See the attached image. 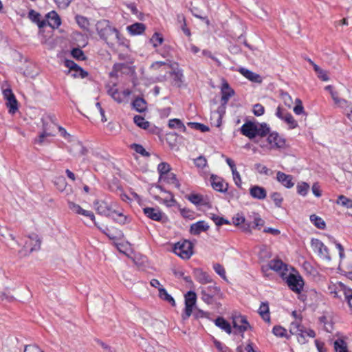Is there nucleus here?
<instances>
[{
    "mask_svg": "<svg viewBox=\"0 0 352 352\" xmlns=\"http://www.w3.org/2000/svg\"><path fill=\"white\" fill-rule=\"evenodd\" d=\"M96 26L100 38L104 40L108 45L113 47L116 43H121L118 30L112 28L109 21H100Z\"/></svg>",
    "mask_w": 352,
    "mask_h": 352,
    "instance_id": "nucleus-1",
    "label": "nucleus"
},
{
    "mask_svg": "<svg viewBox=\"0 0 352 352\" xmlns=\"http://www.w3.org/2000/svg\"><path fill=\"white\" fill-rule=\"evenodd\" d=\"M212 284L211 285L200 287L201 299L208 305L212 304L217 298H221L222 297L221 289L213 281Z\"/></svg>",
    "mask_w": 352,
    "mask_h": 352,
    "instance_id": "nucleus-2",
    "label": "nucleus"
},
{
    "mask_svg": "<svg viewBox=\"0 0 352 352\" xmlns=\"http://www.w3.org/2000/svg\"><path fill=\"white\" fill-rule=\"evenodd\" d=\"M41 241L38 236L32 233L28 236V240L25 242L23 249L19 252L21 256H26L34 251L41 248Z\"/></svg>",
    "mask_w": 352,
    "mask_h": 352,
    "instance_id": "nucleus-3",
    "label": "nucleus"
},
{
    "mask_svg": "<svg viewBox=\"0 0 352 352\" xmlns=\"http://www.w3.org/2000/svg\"><path fill=\"white\" fill-rule=\"evenodd\" d=\"M193 244L188 240L179 241L175 244L174 252L184 259H188L193 254Z\"/></svg>",
    "mask_w": 352,
    "mask_h": 352,
    "instance_id": "nucleus-4",
    "label": "nucleus"
},
{
    "mask_svg": "<svg viewBox=\"0 0 352 352\" xmlns=\"http://www.w3.org/2000/svg\"><path fill=\"white\" fill-rule=\"evenodd\" d=\"M94 206L97 213L100 215L109 217H111L113 213H117V210L113 208V206L104 201L95 200Z\"/></svg>",
    "mask_w": 352,
    "mask_h": 352,
    "instance_id": "nucleus-5",
    "label": "nucleus"
},
{
    "mask_svg": "<svg viewBox=\"0 0 352 352\" xmlns=\"http://www.w3.org/2000/svg\"><path fill=\"white\" fill-rule=\"evenodd\" d=\"M196 301L197 295L195 292L192 291L188 292L185 295V310L184 314L182 315L183 320H186L191 316Z\"/></svg>",
    "mask_w": 352,
    "mask_h": 352,
    "instance_id": "nucleus-6",
    "label": "nucleus"
},
{
    "mask_svg": "<svg viewBox=\"0 0 352 352\" xmlns=\"http://www.w3.org/2000/svg\"><path fill=\"white\" fill-rule=\"evenodd\" d=\"M289 287L296 293H300L303 288L304 281L298 274H289L286 278Z\"/></svg>",
    "mask_w": 352,
    "mask_h": 352,
    "instance_id": "nucleus-7",
    "label": "nucleus"
},
{
    "mask_svg": "<svg viewBox=\"0 0 352 352\" xmlns=\"http://www.w3.org/2000/svg\"><path fill=\"white\" fill-rule=\"evenodd\" d=\"M312 248L317 251L318 255L323 259L327 261L331 260V257L329 253L328 248L324 245V243L318 239H313L311 242Z\"/></svg>",
    "mask_w": 352,
    "mask_h": 352,
    "instance_id": "nucleus-8",
    "label": "nucleus"
},
{
    "mask_svg": "<svg viewBox=\"0 0 352 352\" xmlns=\"http://www.w3.org/2000/svg\"><path fill=\"white\" fill-rule=\"evenodd\" d=\"M339 293L344 296V300L347 302L352 314V289L349 288L344 284L340 283L338 291L335 292V294L336 297L341 298V295H340Z\"/></svg>",
    "mask_w": 352,
    "mask_h": 352,
    "instance_id": "nucleus-9",
    "label": "nucleus"
},
{
    "mask_svg": "<svg viewBox=\"0 0 352 352\" xmlns=\"http://www.w3.org/2000/svg\"><path fill=\"white\" fill-rule=\"evenodd\" d=\"M256 127L257 124L254 122L248 121L242 125L240 131L243 135L252 140L256 138Z\"/></svg>",
    "mask_w": 352,
    "mask_h": 352,
    "instance_id": "nucleus-10",
    "label": "nucleus"
},
{
    "mask_svg": "<svg viewBox=\"0 0 352 352\" xmlns=\"http://www.w3.org/2000/svg\"><path fill=\"white\" fill-rule=\"evenodd\" d=\"M6 280L7 278L3 274H1L2 284L0 285V300L12 302L14 300V297L10 294L9 287L5 285L3 283V282Z\"/></svg>",
    "mask_w": 352,
    "mask_h": 352,
    "instance_id": "nucleus-11",
    "label": "nucleus"
},
{
    "mask_svg": "<svg viewBox=\"0 0 352 352\" xmlns=\"http://www.w3.org/2000/svg\"><path fill=\"white\" fill-rule=\"evenodd\" d=\"M233 327L237 329L239 332L243 333L248 329H251V326L248 322L246 318L243 316H239L233 318Z\"/></svg>",
    "mask_w": 352,
    "mask_h": 352,
    "instance_id": "nucleus-12",
    "label": "nucleus"
},
{
    "mask_svg": "<svg viewBox=\"0 0 352 352\" xmlns=\"http://www.w3.org/2000/svg\"><path fill=\"white\" fill-rule=\"evenodd\" d=\"M144 212L149 219L157 221H163L164 219H166V216L159 210L154 208H145Z\"/></svg>",
    "mask_w": 352,
    "mask_h": 352,
    "instance_id": "nucleus-13",
    "label": "nucleus"
},
{
    "mask_svg": "<svg viewBox=\"0 0 352 352\" xmlns=\"http://www.w3.org/2000/svg\"><path fill=\"white\" fill-rule=\"evenodd\" d=\"M68 205L69 209L72 210L75 213L83 215L85 217H87L92 221H95V215L91 211L85 210L82 208L78 204H76L72 201H69Z\"/></svg>",
    "mask_w": 352,
    "mask_h": 352,
    "instance_id": "nucleus-14",
    "label": "nucleus"
},
{
    "mask_svg": "<svg viewBox=\"0 0 352 352\" xmlns=\"http://www.w3.org/2000/svg\"><path fill=\"white\" fill-rule=\"evenodd\" d=\"M210 226L204 221H199L190 226V232L194 235H199L201 232L208 230Z\"/></svg>",
    "mask_w": 352,
    "mask_h": 352,
    "instance_id": "nucleus-15",
    "label": "nucleus"
},
{
    "mask_svg": "<svg viewBox=\"0 0 352 352\" xmlns=\"http://www.w3.org/2000/svg\"><path fill=\"white\" fill-rule=\"evenodd\" d=\"M211 185L212 188L219 192H224L227 191L228 188V184L227 183H224L220 177L217 176L212 175L211 177Z\"/></svg>",
    "mask_w": 352,
    "mask_h": 352,
    "instance_id": "nucleus-16",
    "label": "nucleus"
},
{
    "mask_svg": "<svg viewBox=\"0 0 352 352\" xmlns=\"http://www.w3.org/2000/svg\"><path fill=\"white\" fill-rule=\"evenodd\" d=\"M65 66L68 67L71 71L79 72V74H73L74 77H81L82 78L86 77L88 73L84 71L80 67H79L76 63L71 60H65Z\"/></svg>",
    "mask_w": 352,
    "mask_h": 352,
    "instance_id": "nucleus-17",
    "label": "nucleus"
},
{
    "mask_svg": "<svg viewBox=\"0 0 352 352\" xmlns=\"http://www.w3.org/2000/svg\"><path fill=\"white\" fill-rule=\"evenodd\" d=\"M69 152L74 157H80L87 153V149L82 144L81 142H77L72 144Z\"/></svg>",
    "mask_w": 352,
    "mask_h": 352,
    "instance_id": "nucleus-18",
    "label": "nucleus"
},
{
    "mask_svg": "<svg viewBox=\"0 0 352 352\" xmlns=\"http://www.w3.org/2000/svg\"><path fill=\"white\" fill-rule=\"evenodd\" d=\"M277 180L281 183L285 187L291 188L294 186V183L293 182V177L290 175H286L285 173L278 171L276 175Z\"/></svg>",
    "mask_w": 352,
    "mask_h": 352,
    "instance_id": "nucleus-19",
    "label": "nucleus"
},
{
    "mask_svg": "<svg viewBox=\"0 0 352 352\" xmlns=\"http://www.w3.org/2000/svg\"><path fill=\"white\" fill-rule=\"evenodd\" d=\"M267 141L272 148H282L285 145V141L277 133H270Z\"/></svg>",
    "mask_w": 352,
    "mask_h": 352,
    "instance_id": "nucleus-20",
    "label": "nucleus"
},
{
    "mask_svg": "<svg viewBox=\"0 0 352 352\" xmlns=\"http://www.w3.org/2000/svg\"><path fill=\"white\" fill-rule=\"evenodd\" d=\"M194 275L196 280L202 285L212 283L210 276L201 269L194 270Z\"/></svg>",
    "mask_w": 352,
    "mask_h": 352,
    "instance_id": "nucleus-21",
    "label": "nucleus"
},
{
    "mask_svg": "<svg viewBox=\"0 0 352 352\" xmlns=\"http://www.w3.org/2000/svg\"><path fill=\"white\" fill-rule=\"evenodd\" d=\"M287 265H285L280 260H272L267 267H263L262 270L263 272L268 270H273L276 272H280L282 270H287Z\"/></svg>",
    "mask_w": 352,
    "mask_h": 352,
    "instance_id": "nucleus-22",
    "label": "nucleus"
},
{
    "mask_svg": "<svg viewBox=\"0 0 352 352\" xmlns=\"http://www.w3.org/2000/svg\"><path fill=\"white\" fill-rule=\"evenodd\" d=\"M250 195L257 199H264L267 196V192L263 187L253 186L250 188Z\"/></svg>",
    "mask_w": 352,
    "mask_h": 352,
    "instance_id": "nucleus-23",
    "label": "nucleus"
},
{
    "mask_svg": "<svg viewBox=\"0 0 352 352\" xmlns=\"http://www.w3.org/2000/svg\"><path fill=\"white\" fill-rule=\"evenodd\" d=\"M239 72L243 76H245L246 78H248V80H250L252 82H257V83H261L262 82V78L258 74H257L254 72H252V71H250L248 69L241 67V68H239Z\"/></svg>",
    "mask_w": 352,
    "mask_h": 352,
    "instance_id": "nucleus-24",
    "label": "nucleus"
},
{
    "mask_svg": "<svg viewBox=\"0 0 352 352\" xmlns=\"http://www.w3.org/2000/svg\"><path fill=\"white\" fill-rule=\"evenodd\" d=\"M46 17L48 25L53 29L58 28L60 26L61 23L60 18L55 11L49 12Z\"/></svg>",
    "mask_w": 352,
    "mask_h": 352,
    "instance_id": "nucleus-25",
    "label": "nucleus"
},
{
    "mask_svg": "<svg viewBox=\"0 0 352 352\" xmlns=\"http://www.w3.org/2000/svg\"><path fill=\"white\" fill-rule=\"evenodd\" d=\"M107 94L117 102L121 103L123 100L122 94L120 93L118 90V89L116 87V85H113V86H111L109 85H107L106 86Z\"/></svg>",
    "mask_w": 352,
    "mask_h": 352,
    "instance_id": "nucleus-26",
    "label": "nucleus"
},
{
    "mask_svg": "<svg viewBox=\"0 0 352 352\" xmlns=\"http://www.w3.org/2000/svg\"><path fill=\"white\" fill-rule=\"evenodd\" d=\"M146 26L142 23H135L127 27L129 32L132 35L141 34L145 31Z\"/></svg>",
    "mask_w": 352,
    "mask_h": 352,
    "instance_id": "nucleus-27",
    "label": "nucleus"
},
{
    "mask_svg": "<svg viewBox=\"0 0 352 352\" xmlns=\"http://www.w3.org/2000/svg\"><path fill=\"white\" fill-rule=\"evenodd\" d=\"M28 17L32 21L36 23L39 28H43L46 25L45 20H40L41 14L34 10H30Z\"/></svg>",
    "mask_w": 352,
    "mask_h": 352,
    "instance_id": "nucleus-28",
    "label": "nucleus"
},
{
    "mask_svg": "<svg viewBox=\"0 0 352 352\" xmlns=\"http://www.w3.org/2000/svg\"><path fill=\"white\" fill-rule=\"evenodd\" d=\"M132 105L133 108L140 113L145 111L147 109L146 100L140 97L136 98L133 100Z\"/></svg>",
    "mask_w": 352,
    "mask_h": 352,
    "instance_id": "nucleus-29",
    "label": "nucleus"
},
{
    "mask_svg": "<svg viewBox=\"0 0 352 352\" xmlns=\"http://www.w3.org/2000/svg\"><path fill=\"white\" fill-rule=\"evenodd\" d=\"M296 335L298 336V342L301 344H304L307 342V340L305 338V335L310 338H314L316 336V333L312 329H305L302 331L301 333H298Z\"/></svg>",
    "mask_w": 352,
    "mask_h": 352,
    "instance_id": "nucleus-30",
    "label": "nucleus"
},
{
    "mask_svg": "<svg viewBox=\"0 0 352 352\" xmlns=\"http://www.w3.org/2000/svg\"><path fill=\"white\" fill-rule=\"evenodd\" d=\"M215 324L224 330L227 333L230 334L232 333V328L228 322H227L223 318L218 317L214 320Z\"/></svg>",
    "mask_w": 352,
    "mask_h": 352,
    "instance_id": "nucleus-31",
    "label": "nucleus"
},
{
    "mask_svg": "<svg viewBox=\"0 0 352 352\" xmlns=\"http://www.w3.org/2000/svg\"><path fill=\"white\" fill-rule=\"evenodd\" d=\"M258 314L266 322L270 321V309L268 302H262L258 309Z\"/></svg>",
    "mask_w": 352,
    "mask_h": 352,
    "instance_id": "nucleus-32",
    "label": "nucleus"
},
{
    "mask_svg": "<svg viewBox=\"0 0 352 352\" xmlns=\"http://www.w3.org/2000/svg\"><path fill=\"white\" fill-rule=\"evenodd\" d=\"M159 297L169 302L172 306H175V301L174 298L168 294L167 291L164 287H159Z\"/></svg>",
    "mask_w": 352,
    "mask_h": 352,
    "instance_id": "nucleus-33",
    "label": "nucleus"
},
{
    "mask_svg": "<svg viewBox=\"0 0 352 352\" xmlns=\"http://www.w3.org/2000/svg\"><path fill=\"white\" fill-rule=\"evenodd\" d=\"M0 236L3 237L8 241L10 240L14 243L19 245V243L15 240V237L6 227L0 228Z\"/></svg>",
    "mask_w": 352,
    "mask_h": 352,
    "instance_id": "nucleus-34",
    "label": "nucleus"
},
{
    "mask_svg": "<svg viewBox=\"0 0 352 352\" xmlns=\"http://www.w3.org/2000/svg\"><path fill=\"white\" fill-rule=\"evenodd\" d=\"M270 129L266 123L257 124L256 136L265 137L270 133Z\"/></svg>",
    "mask_w": 352,
    "mask_h": 352,
    "instance_id": "nucleus-35",
    "label": "nucleus"
},
{
    "mask_svg": "<svg viewBox=\"0 0 352 352\" xmlns=\"http://www.w3.org/2000/svg\"><path fill=\"white\" fill-rule=\"evenodd\" d=\"M6 107L9 109V113L14 114L18 110V102L15 96L6 100Z\"/></svg>",
    "mask_w": 352,
    "mask_h": 352,
    "instance_id": "nucleus-36",
    "label": "nucleus"
},
{
    "mask_svg": "<svg viewBox=\"0 0 352 352\" xmlns=\"http://www.w3.org/2000/svg\"><path fill=\"white\" fill-rule=\"evenodd\" d=\"M310 220L311 222H313V223L314 224V226L316 228H318L319 229H324L325 228V226H326L325 222L320 217H318L316 214H312L310 216Z\"/></svg>",
    "mask_w": 352,
    "mask_h": 352,
    "instance_id": "nucleus-37",
    "label": "nucleus"
},
{
    "mask_svg": "<svg viewBox=\"0 0 352 352\" xmlns=\"http://www.w3.org/2000/svg\"><path fill=\"white\" fill-rule=\"evenodd\" d=\"M305 329V328L302 326L299 322L295 321L291 323L289 327V332L293 335H296L298 333H301L302 331Z\"/></svg>",
    "mask_w": 352,
    "mask_h": 352,
    "instance_id": "nucleus-38",
    "label": "nucleus"
},
{
    "mask_svg": "<svg viewBox=\"0 0 352 352\" xmlns=\"http://www.w3.org/2000/svg\"><path fill=\"white\" fill-rule=\"evenodd\" d=\"M188 199L195 205H204V197L199 194H191L188 195Z\"/></svg>",
    "mask_w": 352,
    "mask_h": 352,
    "instance_id": "nucleus-39",
    "label": "nucleus"
},
{
    "mask_svg": "<svg viewBox=\"0 0 352 352\" xmlns=\"http://www.w3.org/2000/svg\"><path fill=\"white\" fill-rule=\"evenodd\" d=\"M334 349L336 352H348L346 343L342 339L334 342Z\"/></svg>",
    "mask_w": 352,
    "mask_h": 352,
    "instance_id": "nucleus-40",
    "label": "nucleus"
},
{
    "mask_svg": "<svg viewBox=\"0 0 352 352\" xmlns=\"http://www.w3.org/2000/svg\"><path fill=\"white\" fill-rule=\"evenodd\" d=\"M54 185L59 191L63 192L66 190L67 184L64 177H58L54 181Z\"/></svg>",
    "mask_w": 352,
    "mask_h": 352,
    "instance_id": "nucleus-41",
    "label": "nucleus"
},
{
    "mask_svg": "<svg viewBox=\"0 0 352 352\" xmlns=\"http://www.w3.org/2000/svg\"><path fill=\"white\" fill-rule=\"evenodd\" d=\"M226 104H223L221 103V105L218 108V109L212 113V116L217 117V126H219V124L221 122L222 116L226 112Z\"/></svg>",
    "mask_w": 352,
    "mask_h": 352,
    "instance_id": "nucleus-42",
    "label": "nucleus"
},
{
    "mask_svg": "<svg viewBox=\"0 0 352 352\" xmlns=\"http://www.w3.org/2000/svg\"><path fill=\"white\" fill-rule=\"evenodd\" d=\"M43 122V132H47L51 134V137L54 136V131L56 127V124L53 122L48 123L44 119H42Z\"/></svg>",
    "mask_w": 352,
    "mask_h": 352,
    "instance_id": "nucleus-43",
    "label": "nucleus"
},
{
    "mask_svg": "<svg viewBox=\"0 0 352 352\" xmlns=\"http://www.w3.org/2000/svg\"><path fill=\"white\" fill-rule=\"evenodd\" d=\"M134 122L140 128L146 129L149 126V122L141 116H135L133 118Z\"/></svg>",
    "mask_w": 352,
    "mask_h": 352,
    "instance_id": "nucleus-44",
    "label": "nucleus"
},
{
    "mask_svg": "<svg viewBox=\"0 0 352 352\" xmlns=\"http://www.w3.org/2000/svg\"><path fill=\"white\" fill-rule=\"evenodd\" d=\"M168 126L170 128H177L182 131H186V126L179 119H172L169 120Z\"/></svg>",
    "mask_w": 352,
    "mask_h": 352,
    "instance_id": "nucleus-45",
    "label": "nucleus"
},
{
    "mask_svg": "<svg viewBox=\"0 0 352 352\" xmlns=\"http://www.w3.org/2000/svg\"><path fill=\"white\" fill-rule=\"evenodd\" d=\"M170 170V166L166 162H161L158 164L157 170L160 173V178H162L164 175H167Z\"/></svg>",
    "mask_w": 352,
    "mask_h": 352,
    "instance_id": "nucleus-46",
    "label": "nucleus"
},
{
    "mask_svg": "<svg viewBox=\"0 0 352 352\" xmlns=\"http://www.w3.org/2000/svg\"><path fill=\"white\" fill-rule=\"evenodd\" d=\"M296 188L299 195L305 196L309 190V185L307 182L298 183Z\"/></svg>",
    "mask_w": 352,
    "mask_h": 352,
    "instance_id": "nucleus-47",
    "label": "nucleus"
},
{
    "mask_svg": "<svg viewBox=\"0 0 352 352\" xmlns=\"http://www.w3.org/2000/svg\"><path fill=\"white\" fill-rule=\"evenodd\" d=\"M48 137H51L50 133H47V132H42L38 135V137L34 140V144L42 146L44 144L48 143L49 142L47 140Z\"/></svg>",
    "mask_w": 352,
    "mask_h": 352,
    "instance_id": "nucleus-48",
    "label": "nucleus"
},
{
    "mask_svg": "<svg viewBox=\"0 0 352 352\" xmlns=\"http://www.w3.org/2000/svg\"><path fill=\"white\" fill-rule=\"evenodd\" d=\"M253 228L255 229L260 230L265 223V221L261 218L260 215L257 213L253 214Z\"/></svg>",
    "mask_w": 352,
    "mask_h": 352,
    "instance_id": "nucleus-49",
    "label": "nucleus"
},
{
    "mask_svg": "<svg viewBox=\"0 0 352 352\" xmlns=\"http://www.w3.org/2000/svg\"><path fill=\"white\" fill-rule=\"evenodd\" d=\"M273 333L277 336L280 338H289V337L287 336V331L285 328H283L281 326H274L272 329Z\"/></svg>",
    "mask_w": 352,
    "mask_h": 352,
    "instance_id": "nucleus-50",
    "label": "nucleus"
},
{
    "mask_svg": "<svg viewBox=\"0 0 352 352\" xmlns=\"http://www.w3.org/2000/svg\"><path fill=\"white\" fill-rule=\"evenodd\" d=\"M314 69L318 74V77L323 81L329 80V76L325 71L322 69L316 64H314Z\"/></svg>",
    "mask_w": 352,
    "mask_h": 352,
    "instance_id": "nucleus-51",
    "label": "nucleus"
},
{
    "mask_svg": "<svg viewBox=\"0 0 352 352\" xmlns=\"http://www.w3.org/2000/svg\"><path fill=\"white\" fill-rule=\"evenodd\" d=\"M283 120L289 124L290 129H295L298 126L297 122L289 113H285Z\"/></svg>",
    "mask_w": 352,
    "mask_h": 352,
    "instance_id": "nucleus-52",
    "label": "nucleus"
},
{
    "mask_svg": "<svg viewBox=\"0 0 352 352\" xmlns=\"http://www.w3.org/2000/svg\"><path fill=\"white\" fill-rule=\"evenodd\" d=\"M131 148H133L136 153L140 154L144 157H149L150 153L147 152L145 148L141 145L138 144H133L131 145Z\"/></svg>",
    "mask_w": 352,
    "mask_h": 352,
    "instance_id": "nucleus-53",
    "label": "nucleus"
},
{
    "mask_svg": "<svg viewBox=\"0 0 352 352\" xmlns=\"http://www.w3.org/2000/svg\"><path fill=\"white\" fill-rule=\"evenodd\" d=\"M330 94L334 102L340 107H344V105H346L348 104L347 100L338 98V92L333 91Z\"/></svg>",
    "mask_w": 352,
    "mask_h": 352,
    "instance_id": "nucleus-54",
    "label": "nucleus"
},
{
    "mask_svg": "<svg viewBox=\"0 0 352 352\" xmlns=\"http://www.w3.org/2000/svg\"><path fill=\"white\" fill-rule=\"evenodd\" d=\"M210 219L215 223V224L218 226H220L223 224H230L228 220L221 217L217 214H211Z\"/></svg>",
    "mask_w": 352,
    "mask_h": 352,
    "instance_id": "nucleus-55",
    "label": "nucleus"
},
{
    "mask_svg": "<svg viewBox=\"0 0 352 352\" xmlns=\"http://www.w3.org/2000/svg\"><path fill=\"white\" fill-rule=\"evenodd\" d=\"M222 96H221V103L223 104H226L229 98L234 94V90H224L221 89Z\"/></svg>",
    "mask_w": 352,
    "mask_h": 352,
    "instance_id": "nucleus-56",
    "label": "nucleus"
},
{
    "mask_svg": "<svg viewBox=\"0 0 352 352\" xmlns=\"http://www.w3.org/2000/svg\"><path fill=\"white\" fill-rule=\"evenodd\" d=\"M188 125L191 126L192 128L199 130L201 132H206L209 131V127L205 124L198 123V122H189Z\"/></svg>",
    "mask_w": 352,
    "mask_h": 352,
    "instance_id": "nucleus-57",
    "label": "nucleus"
},
{
    "mask_svg": "<svg viewBox=\"0 0 352 352\" xmlns=\"http://www.w3.org/2000/svg\"><path fill=\"white\" fill-rule=\"evenodd\" d=\"M164 38L162 36L155 32L151 38V42L153 43L154 47H157L163 43Z\"/></svg>",
    "mask_w": 352,
    "mask_h": 352,
    "instance_id": "nucleus-58",
    "label": "nucleus"
},
{
    "mask_svg": "<svg viewBox=\"0 0 352 352\" xmlns=\"http://www.w3.org/2000/svg\"><path fill=\"white\" fill-rule=\"evenodd\" d=\"M214 270L218 274L223 280H227L226 276V271L224 267L219 263H215L213 265Z\"/></svg>",
    "mask_w": 352,
    "mask_h": 352,
    "instance_id": "nucleus-59",
    "label": "nucleus"
},
{
    "mask_svg": "<svg viewBox=\"0 0 352 352\" xmlns=\"http://www.w3.org/2000/svg\"><path fill=\"white\" fill-rule=\"evenodd\" d=\"M293 110L296 115L305 114L302 101L299 98L296 99V106L294 107Z\"/></svg>",
    "mask_w": 352,
    "mask_h": 352,
    "instance_id": "nucleus-60",
    "label": "nucleus"
},
{
    "mask_svg": "<svg viewBox=\"0 0 352 352\" xmlns=\"http://www.w3.org/2000/svg\"><path fill=\"white\" fill-rule=\"evenodd\" d=\"M337 204L344 206H346L347 208H350L352 206L351 200H350L349 199L346 198V197H344L343 195H340L338 197V199L337 200Z\"/></svg>",
    "mask_w": 352,
    "mask_h": 352,
    "instance_id": "nucleus-61",
    "label": "nucleus"
},
{
    "mask_svg": "<svg viewBox=\"0 0 352 352\" xmlns=\"http://www.w3.org/2000/svg\"><path fill=\"white\" fill-rule=\"evenodd\" d=\"M271 198L274 201V204L276 205V206H277V207H280L281 206V204L283 202V199L281 195L279 192H273L271 195Z\"/></svg>",
    "mask_w": 352,
    "mask_h": 352,
    "instance_id": "nucleus-62",
    "label": "nucleus"
},
{
    "mask_svg": "<svg viewBox=\"0 0 352 352\" xmlns=\"http://www.w3.org/2000/svg\"><path fill=\"white\" fill-rule=\"evenodd\" d=\"M72 55L78 60H85L86 58L83 51L79 48L73 49L72 50Z\"/></svg>",
    "mask_w": 352,
    "mask_h": 352,
    "instance_id": "nucleus-63",
    "label": "nucleus"
},
{
    "mask_svg": "<svg viewBox=\"0 0 352 352\" xmlns=\"http://www.w3.org/2000/svg\"><path fill=\"white\" fill-rule=\"evenodd\" d=\"M166 179H167L168 183L174 184L177 188L180 187V184L179 183L175 174L170 173L167 175Z\"/></svg>",
    "mask_w": 352,
    "mask_h": 352,
    "instance_id": "nucleus-64",
    "label": "nucleus"
}]
</instances>
